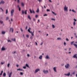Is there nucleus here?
<instances>
[{
  "label": "nucleus",
  "mask_w": 77,
  "mask_h": 77,
  "mask_svg": "<svg viewBox=\"0 0 77 77\" xmlns=\"http://www.w3.org/2000/svg\"><path fill=\"white\" fill-rule=\"evenodd\" d=\"M28 18H29V20H30L31 19V18H30V16L29 15H28Z\"/></svg>",
  "instance_id": "nucleus-23"
},
{
  "label": "nucleus",
  "mask_w": 77,
  "mask_h": 77,
  "mask_svg": "<svg viewBox=\"0 0 77 77\" xmlns=\"http://www.w3.org/2000/svg\"><path fill=\"white\" fill-rule=\"evenodd\" d=\"M15 53H16V52L15 51L12 52L13 54H15Z\"/></svg>",
  "instance_id": "nucleus-49"
},
{
  "label": "nucleus",
  "mask_w": 77,
  "mask_h": 77,
  "mask_svg": "<svg viewBox=\"0 0 77 77\" xmlns=\"http://www.w3.org/2000/svg\"><path fill=\"white\" fill-rule=\"evenodd\" d=\"M11 40L12 41H14V42H15L16 40V39H15V38H12Z\"/></svg>",
  "instance_id": "nucleus-18"
},
{
  "label": "nucleus",
  "mask_w": 77,
  "mask_h": 77,
  "mask_svg": "<svg viewBox=\"0 0 77 77\" xmlns=\"http://www.w3.org/2000/svg\"><path fill=\"white\" fill-rule=\"evenodd\" d=\"M5 63V62H4L3 63L2 62H1V64L2 65H3Z\"/></svg>",
  "instance_id": "nucleus-48"
},
{
  "label": "nucleus",
  "mask_w": 77,
  "mask_h": 77,
  "mask_svg": "<svg viewBox=\"0 0 77 77\" xmlns=\"http://www.w3.org/2000/svg\"><path fill=\"white\" fill-rule=\"evenodd\" d=\"M32 11L33 13H35V11H34V10H32Z\"/></svg>",
  "instance_id": "nucleus-62"
},
{
  "label": "nucleus",
  "mask_w": 77,
  "mask_h": 77,
  "mask_svg": "<svg viewBox=\"0 0 77 77\" xmlns=\"http://www.w3.org/2000/svg\"><path fill=\"white\" fill-rule=\"evenodd\" d=\"M64 9L65 11H66V12H68V7H66V5L65 6V7L64 8Z\"/></svg>",
  "instance_id": "nucleus-3"
},
{
  "label": "nucleus",
  "mask_w": 77,
  "mask_h": 77,
  "mask_svg": "<svg viewBox=\"0 0 77 77\" xmlns=\"http://www.w3.org/2000/svg\"><path fill=\"white\" fill-rule=\"evenodd\" d=\"M2 51H5V50L6 48H5L4 47H2Z\"/></svg>",
  "instance_id": "nucleus-16"
},
{
  "label": "nucleus",
  "mask_w": 77,
  "mask_h": 77,
  "mask_svg": "<svg viewBox=\"0 0 77 77\" xmlns=\"http://www.w3.org/2000/svg\"><path fill=\"white\" fill-rule=\"evenodd\" d=\"M38 17V15H35V18H37Z\"/></svg>",
  "instance_id": "nucleus-41"
},
{
  "label": "nucleus",
  "mask_w": 77,
  "mask_h": 77,
  "mask_svg": "<svg viewBox=\"0 0 77 77\" xmlns=\"http://www.w3.org/2000/svg\"><path fill=\"white\" fill-rule=\"evenodd\" d=\"M74 41H73L71 42L70 44L72 45L73 44V43H74Z\"/></svg>",
  "instance_id": "nucleus-33"
},
{
  "label": "nucleus",
  "mask_w": 77,
  "mask_h": 77,
  "mask_svg": "<svg viewBox=\"0 0 77 77\" xmlns=\"http://www.w3.org/2000/svg\"><path fill=\"white\" fill-rule=\"evenodd\" d=\"M30 30H31V28H30L29 27V29H28V32H29L30 33H31V34L32 35V36H34V34H33V32H32L30 31Z\"/></svg>",
  "instance_id": "nucleus-1"
},
{
  "label": "nucleus",
  "mask_w": 77,
  "mask_h": 77,
  "mask_svg": "<svg viewBox=\"0 0 77 77\" xmlns=\"http://www.w3.org/2000/svg\"><path fill=\"white\" fill-rule=\"evenodd\" d=\"M30 39H33V36H31V37H30Z\"/></svg>",
  "instance_id": "nucleus-46"
},
{
  "label": "nucleus",
  "mask_w": 77,
  "mask_h": 77,
  "mask_svg": "<svg viewBox=\"0 0 77 77\" xmlns=\"http://www.w3.org/2000/svg\"><path fill=\"white\" fill-rule=\"evenodd\" d=\"M2 34H3V35L4 34H5V32L4 31H2Z\"/></svg>",
  "instance_id": "nucleus-35"
},
{
  "label": "nucleus",
  "mask_w": 77,
  "mask_h": 77,
  "mask_svg": "<svg viewBox=\"0 0 77 77\" xmlns=\"http://www.w3.org/2000/svg\"><path fill=\"white\" fill-rule=\"evenodd\" d=\"M73 45H74V46H75V47L76 48H77V45H76L75 44H74Z\"/></svg>",
  "instance_id": "nucleus-21"
},
{
  "label": "nucleus",
  "mask_w": 77,
  "mask_h": 77,
  "mask_svg": "<svg viewBox=\"0 0 77 77\" xmlns=\"http://www.w3.org/2000/svg\"><path fill=\"white\" fill-rule=\"evenodd\" d=\"M14 10L12 9L11 12V16H13V15L14 14Z\"/></svg>",
  "instance_id": "nucleus-7"
},
{
  "label": "nucleus",
  "mask_w": 77,
  "mask_h": 77,
  "mask_svg": "<svg viewBox=\"0 0 77 77\" xmlns=\"http://www.w3.org/2000/svg\"><path fill=\"white\" fill-rule=\"evenodd\" d=\"M35 45H38V43H37L36 42H35Z\"/></svg>",
  "instance_id": "nucleus-53"
},
{
  "label": "nucleus",
  "mask_w": 77,
  "mask_h": 77,
  "mask_svg": "<svg viewBox=\"0 0 77 77\" xmlns=\"http://www.w3.org/2000/svg\"><path fill=\"white\" fill-rule=\"evenodd\" d=\"M3 71H2L1 73L0 74V75H2L3 73Z\"/></svg>",
  "instance_id": "nucleus-29"
},
{
  "label": "nucleus",
  "mask_w": 77,
  "mask_h": 77,
  "mask_svg": "<svg viewBox=\"0 0 77 77\" xmlns=\"http://www.w3.org/2000/svg\"><path fill=\"white\" fill-rule=\"evenodd\" d=\"M75 68H77V65H76L75 67Z\"/></svg>",
  "instance_id": "nucleus-64"
},
{
  "label": "nucleus",
  "mask_w": 77,
  "mask_h": 77,
  "mask_svg": "<svg viewBox=\"0 0 77 77\" xmlns=\"http://www.w3.org/2000/svg\"><path fill=\"white\" fill-rule=\"evenodd\" d=\"M52 13L53 14H54V15H56V14L53 11H52Z\"/></svg>",
  "instance_id": "nucleus-30"
},
{
  "label": "nucleus",
  "mask_w": 77,
  "mask_h": 77,
  "mask_svg": "<svg viewBox=\"0 0 77 77\" xmlns=\"http://www.w3.org/2000/svg\"><path fill=\"white\" fill-rule=\"evenodd\" d=\"M3 75L4 77H5V76H6V73H4Z\"/></svg>",
  "instance_id": "nucleus-24"
},
{
  "label": "nucleus",
  "mask_w": 77,
  "mask_h": 77,
  "mask_svg": "<svg viewBox=\"0 0 77 77\" xmlns=\"http://www.w3.org/2000/svg\"><path fill=\"white\" fill-rule=\"evenodd\" d=\"M36 12H37L38 13H39V8H38L37 9Z\"/></svg>",
  "instance_id": "nucleus-25"
},
{
  "label": "nucleus",
  "mask_w": 77,
  "mask_h": 77,
  "mask_svg": "<svg viewBox=\"0 0 77 77\" xmlns=\"http://www.w3.org/2000/svg\"><path fill=\"white\" fill-rule=\"evenodd\" d=\"M47 14H45L44 15V17H45V16H47Z\"/></svg>",
  "instance_id": "nucleus-42"
},
{
  "label": "nucleus",
  "mask_w": 77,
  "mask_h": 77,
  "mask_svg": "<svg viewBox=\"0 0 77 77\" xmlns=\"http://www.w3.org/2000/svg\"><path fill=\"white\" fill-rule=\"evenodd\" d=\"M23 68L24 69H26V66H23Z\"/></svg>",
  "instance_id": "nucleus-43"
},
{
  "label": "nucleus",
  "mask_w": 77,
  "mask_h": 77,
  "mask_svg": "<svg viewBox=\"0 0 77 77\" xmlns=\"http://www.w3.org/2000/svg\"><path fill=\"white\" fill-rule=\"evenodd\" d=\"M64 45H66V42H64Z\"/></svg>",
  "instance_id": "nucleus-57"
},
{
  "label": "nucleus",
  "mask_w": 77,
  "mask_h": 77,
  "mask_svg": "<svg viewBox=\"0 0 77 77\" xmlns=\"http://www.w3.org/2000/svg\"><path fill=\"white\" fill-rule=\"evenodd\" d=\"M26 67H28V68H30V67H29V65H28L27 64H26Z\"/></svg>",
  "instance_id": "nucleus-19"
},
{
  "label": "nucleus",
  "mask_w": 77,
  "mask_h": 77,
  "mask_svg": "<svg viewBox=\"0 0 77 77\" xmlns=\"http://www.w3.org/2000/svg\"><path fill=\"white\" fill-rule=\"evenodd\" d=\"M29 11H30V13H31V14L32 13V10H31V9H29Z\"/></svg>",
  "instance_id": "nucleus-34"
},
{
  "label": "nucleus",
  "mask_w": 77,
  "mask_h": 77,
  "mask_svg": "<svg viewBox=\"0 0 77 77\" xmlns=\"http://www.w3.org/2000/svg\"><path fill=\"white\" fill-rule=\"evenodd\" d=\"M57 40H62V38H57Z\"/></svg>",
  "instance_id": "nucleus-28"
},
{
  "label": "nucleus",
  "mask_w": 77,
  "mask_h": 77,
  "mask_svg": "<svg viewBox=\"0 0 77 77\" xmlns=\"http://www.w3.org/2000/svg\"><path fill=\"white\" fill-rule=\"evenodd\" d=\"M38 71H40V69H37L35 70L34 73L36 74V73H37Z\"/></svg>",
  "instance_id": "nucleus-5"
},
{
  "label": "nucleus",
  "mask_w": 77,
  "mask_h": 77,
  "mask_svg": "<svg viewBox=\"0 0 77 77\" xmlns=\"http://www.w3.org/2000/svg\"><path fill=\"white\" fill-rule=\"evenodd\" d=\"M44 44V42H41V45H42V44Z\"/></svg>",
  "instance_id": "nucleus-44"
},
{
  "label": "nucleus",
  "mask_w": 77,
  "mask_h": 77,
  "mask_svg": "<svg viewBox=\"0 0 77 77\" xmlns=\"http://www.w3.org/2000/svg\"><path fill=\"white\" fill-rule=\"evenodd\" d=\"M18 3H20V0H17Z\"/></svg>",
  "instance_id": "nucleus-60"
},
{
  "label": "nucleus",
  "mask_w": 77,
  "mask_h": 77,
  "mask_svg": "<svg viewBox=\"0 0 77 77\" xmlns=\"http://www.w3.org/2000/svg\"><path fill=\"white\" fill-rule=\"evenodd\" d=\"M65 66L66 68H69L70 66L69 65V64L67 63L66 65H65Z\"/></svg>",
  "instance_id": "nucleus-6"
},
{
  "label": "nucleus",
  "mask_w": 77,
  "mask_h": 77,
  "mask_svg": "<svg viewBox=\"0 0 77 77\" xmlns=\"http://www.w3.org/2000/svg\"><path fill=\"white\" fill-rule=\"evenodd\" d=\"M12 72H11L9 74V77H11V76L12 75Z\"/></svg>",
  "instance_id": "nucleus-14"
},
{
  "label": "nucleus",
  "mask_w": 77,
  "mask_h": 77,
  "mask_svg": "<svg viewBox=\"0 0 77 77\" xmlns=\"http://www.w3.org/2000/svg\"><path fill=\"white\" fill-rule=\"evenodd\" d=\"M38 1L39 3H40V2H41V0H38Z\"/></svg>",
  "instance_id": "nucleus-52"
},
{
  "label": "nucleus",
  "mask_w": 77,
  "mask_h": 77,
  "mask_svg": "<svg viewBox=\"0 0 77 77\" xmlns=\"http://www.w3.org/2000/svg\"><path fill=\"white\" fill-rule=\"evenodd\" d=\"M19 11H21V8L20 7L19 8Z\"/></svg>",
  "instance_id": "nucleus-40"
},
{
  "label": "nucleus",
  "mask_w": 77,
  "mask_h": 77,
  "mask_svg": "<svg viewBox=\"0 0 77 77\" xmlns=\"http://www.w3.org/2000/svg\"><path fill=\"white\" fill-rule=\"evenodd\" d=\"M21 4L22 6H23V7L24 6V3L22 2Z\"/></svg>",
  "instance_id": "nucleus-20"
},
{
  "label": "nucleus",
  "mask_w": 77,
  "mask_h": 77,
  "mask_svg": "<svg viewBox=\"0 0 77 77\" xmlns=\"http://www.w3.org/2000/svg\"><path fill=\"white\" fill-rule=\"evenodd\" d=\"M64 50H65L66 51L67 50V48H65L64 49Z\"/></svg>",
  "instance_id": "nucleus-63"
},
{
  "label": "nucleus",
  "mask_w": 77,
  "mask_h": 77,
  "mask_svg": "<svg viewBox=\"0 0 77 77\" xmlns=\"http://www.w3.org/2000/svg\"><path fill=\"white\" fill-rule=\"evenodd\" d=\"M3 21H1V24H3Z\"/></svg>",
  "instance_id": "nucleus-54"
},
{
  "label": "nucleus",
  "mask_w": 77,
  "mask_h": 77,
  "mask_svg": "<svg viewBox=\"0 0 77 77\" xmlns=\"http://www.w3.org/2000/svg\"><path fill=\"white\" fill-rule=\"evenodd\" d=\"M9 17H7L6 18V20H9Z\"/></svg>",
  "instance_id": "nucleus-37"
},
{
  "label": "nucleus",
  "mask_w": 77,
  "mask_h": 77,
  "mask_svg": "<svg viewBox=\"0 0 77 77\" xmlns=\"http://www.w3.org/2000/svg\"><path fill=\"white\" fill-rule=\"evenodd\" d=\"M7 41H8V42H12V41H11L9 40H8Z\"/></svg>",
  "instance_id": "nucleus-27"
},
{
  "label": "nucleus",
  "mask_w": 77,
  "mask_h": 77,
  "mask_svg": "<svg viewBox=\"0 0 77 77\" xmlns=\"http://www.w3.org/2000/svg\"><path fill=\"white\" fill-rule=\"evenodd\" d=\"M5 4V1H2L0 2V5H1V4Z\"/></svg>",
  "instance_id": "nucleus-13"
},
{
  "label": "nucleus",
  "mask_w": 77,
  "mask_h": 77,
  "mask_svg": "<svg viewBox=\"0 0 77 77\" xmlns=\"http://www.w3.org/2000/svg\"><path fill=\"white\" fill-rule=\"evenodd\" d=\"M20 71H24V70H23L22 69H20Z\"/></svg>",
  "instance_id": "nucleus-59"
},
{
  "label": "nucleus",
  "mask_w": 77,
  "mask_h": 77,
  "mask_svg": "<svg viewBox=\"0 0 77 77\" xmlns=\"http://www.w3.org/2000/svg\"><path fill=\"white\" fill-rule=\"evenodd\" d=\"M10 66V63H9L7 65V66L8 68H9V66Z\"/></svg>",
  "instance_id": "nucleus-31"
},
{
  "label": "nucleus",
  "mask_w": 77,
  "mask_h": 77,
  "mask_svg": "<svg viewBox=\"0 0 77 77\" xmlns=\"http://www.w3.org/2000/svg\"><path fill=\"white\" fill-rule=\"evenodd\" d=\"M52 20H54V21H55V19H51Z\"/></svg>",
  "instance_id": "nucleus-58"
},
{
  "label": "nucleus",
  "mask_w": 77,
  "mask_h": 77,
  "mask_svg": "<svg viewBox=\"0 0 77 77\" xmlns=\"http://www.w3.org/2000/svg\"><path fill=\"white\" fill-rule=\"evenodd\" d=\"M66 41H69V39H68L67 38L66 39Z\"/></svg>",
  "instance_id": "nucleus-50"
},
{
  "label": "nucleus",
  "mask_w": 77,
  "mask_h": 77,
  "mask_svg": "<svg viewBox=\"0 0 77 77\" xmlns=\"http://www.w3.org/2000/svg\"><path fill=\"white\" fill-rule=\"evenodd\" d=\"M70 72H69L67 74H65L64 75H66V76H69V75H70Z\"/></svg>",
  "instance_id": "nucleus-10"
},
{
  "label": "nucleus",
  "mask_w": 77,
  "mask_h": 77,
  "mask_svg": "<svg viewBox=\"0 0 77 77\" xmlns=\"http://www.w3.org/2000/svg\"><path fill=\"white\" fill-rule=\"evenodd\" d=\"M27 11L26 10L25 11V12H24V10H22V15H23V14H24V13H25V14L26 15L27 14Z\"/></svg>",
  "instance_id": "nucleus-4"
},
{
  "label": "nucleus",
  "mask_w": 77,
  "mask_h": 77,
  "mask_svg": "<svg viewBox=\"0 0 77 77\" xmlns=\"http://www.w3.org/2000/svg\"><path fill=\"white\" fill-rule=\"evenodd\" d=\"M20 74L21 75H23V72H20Z\"/></svg>",
  "instance_id": "nucleus-32"
},
{
  "label": "nucleus",
  "mask_w": 77,
  "mask_h": 77,
  "mask_svg": "<svg viewBox=\"0 0 77 77\" xmlns=\"http://www.w3.org/2000/svg\"><path fill=\"white\" fill-rule=\"evenodd\" d=\"M57 68V67H54L53 68L54 71L55 72H57V70H56V68Z\"/></svg>",
  "instance_id": "nucleus-9"
},
{
  "label": "nucleus",
  "mask_w": 77,
  "mask_h": 77,
  "mask_svg": "<svg viewBox=\"0 0 77 77\" xmlns=\"http://www.w3.org/2000/svg\"><path fill=\"white\" fill-rule=\"evenodd\" d=\"M10 32L11 31L12 33H13V32H14V29L12 28H10Z\"/></svg>",
  "instance_id": "nucleus-12"
},
{
  "label": "nucleus",
  "mask_w": 77,
  "mask_h": 77,
  "mask_svg": "<svg viewBox=\"0 0 77 77\" xmlns=\"http://www.w3.org/2000/svg\"><path fill=\"white\" fill-rule=\"evenodd\" d=\"M27 56L28 57H30V54H27Z\"/></svg>",
  "instance_id": "nucleus-45"
},
{
  "label": "nucleus",
  "mask_w": 77,
  "mask_h": 77,
  "mask_svg": "<svg viewBox=\"0 0 77 77\" xmlns=\"http://www.w3.org/2000/svg\"><path fill=\"white\" fill-rule=\"evenodd\" d=\"M20 30H21V32H23V29H22L21 28H20Z\"/></svg>",
  "instance_id": "nucleus-56"
},
{
  "label": "nucleus",
  "mask_w": 77,
  "mask_h": 77,
  "mask_svg": "<svg viewBox=\"0 0 77 77\" xmlns=\"http://www.w3.org/2000/svg\"><path fill=\"white\" fill-rule=\"evenodd\" d=\"M47 12H50V10L47 9Z\"/></svg>",
  "instance_id": "nucleus-39"
},
{
  "label": "nucleus",
  "mask_w": 77,
  "mask_h": 77,
  "mask_svg": "<svg viewBox=\"0 0 77 77\" xmlns=\"http://www.w3.org/2000/svg\"><path fill=\"white\" fill-rule=\"evenodd\" d=\"M21 70V69H17V71H20V70Z\"/></svg>",
  "instance_id": "nucleus-51"
},
{
  "label": "nucleus",
  "mask_w": 77,
  "mask_h": 77,
  "mask_svg": "<svg viewBox=\"0 0 77 77\" xmlns=\"http://www.w3.org/2000/svg\"><path fill=\"white\" fill-rule=\"evenodd\" d=\"M73 20H74V21L73 22V26H75V22H76V21H77V20H76L75 19H74Z\"/></svg>",
  "instance_id": "nucleus-8"
},
{
  "label": "nucleus",
  "mask_w": 77,
  "mask_h": 77,
  "mask_svg": "<svg viewBox=\"0 0 77 77\" xmlns=\"http://www.w3.org/2000/svg\"><path fill=\"white\" fill-rule=\"evenodd\" d=\"M71 48H69V51H71Z\"/></svg>",
  "instance_id": "nucleus-47"
},
{
  "label": "nucleus",
  "mask_w": 77,
  "mask_h": 77,
  "mask_svg": "<svg viewBox=\"0 0 77 77\" xmlns=\"http://www.w3.org/2000/svg\"><path fill=\"white\" fill-rule=\"evenodd\" d=\"M42 56L40 55V57H39V59H41H41H42Z\"/></svg>",
  "instance_id": "nucleus-17"
},
{
  "label": "nucleus",
  "mask_w": 77,
  "mask_h": 77,
  "mask_svg": "<svg viewBox=\"0 0 77 77\" xmlns=\"http://www.w3.org/2000/svg\"><path fill=\"white\" fill-rule=\"evenodd\" d=\"M72 74H75V72H73L72 73Z\"/></svg>",
  "instance_id": "nucleus-38"
},
{
  "label": "nucleus",
  "mask_w": 77,
  "mask_h": 77,
  "mask_svg": "<svg viewBox=\"0 0 77 77\" xmlns=\"http://www.w3.org/2000/svg\"><path fill=\"white\" fill-rule=\"evenodd\" d=\"M72 12H75H75H76L75 11H74V10H72Z\"/></svg>",
  "instance_id": "nucleus-36"
},
{
  "label": "nucleus",
  "mask_w": 77,
  "mask_h": 77,
  "mask_svg": "<svg viewBox=\"0 0 77 77\" xmlns=\"http://www.w3.org/2000/svg\"><path fill=\"white\" fill-rule=\"evenodd\" d=\"M27 38H29V36L28 35H26V36Z\"/></svg>",
  "instance_id": "nucleus-55"
},
{
  "label": "nucleus",
  "mask_w": 77,
  "mask_h": 77,
  "mask_svg": "<svg viewBox=\"0 0 77 77\" xmlns=\"http://www.w3.org/2000/svg\"><path fill=\"white\" fill-rule=\"evenodd\" d=\"M34 58H36V56H34Z\"/></svg>",
  "instance_id": "nucleus-61"
},
{
  "label": "nucleus",
  "mask_w": 77,
  "mask_h": 77,
  "mask_svg": "<svg viewBox=\"0 0 77 77\" xmlns=\"http://www.w3.org/2000/svg\"><path fill=\"white\" fill-rule=\"evenodd\" d=\"M45 59H50V57H49V56L48 55H47L45 57Z\"/></svg>",
  "instance_id": "nucleus-11"
},
{
  "label": "nucleus",
  "mask_w": 77,
  "mask_h": 77,
  "mask_svg": "<svg viewBox=\"0 0 77 77\" xmlns=\"http://www.w3.org/2000/svg\"><path fill=\"white\" fill-rule=\"evenodd\" d=\"M6 14H8V9H7L6 11Z\"/></svg>",
  "instance_id": "nucleus-22"
},
{
  "label": "nucleus",
  "mask_w": 77,
  "mask_h": 77,
  "mask_svg": "<svg viewBox=\"0 0 77 77\" xmlns=\"http://www.w3.org/2000/svg\"><path fill=\"white\" fill-rule=\"evenodd\" d=\"M77 54H76L74 55L72 57H74V58H77Z\"/></svg>",
  "instance_id": "nucleus-15"
},
{
  "label": "nucleus",
  "mask_w": 77,
  "mask_h": 77,
  "mask_svg": "<svg viewBox=\"0 0 77 77\" xmlns=\"http://www.w3.org/2000/svg\"><path fill=\"white\" fill-rule=\"evenodd\" d=\"M52 27H53V29H54V28H55V26H54V24L52 25Z\"/></svg>",
  "instance_id": "nucleus-26"
},
{
  "label": "nucleus",
  "mask_w": 77,
  "mask_h": 77,
  "mask_svg": "<svg viewBox=\"0 0 77 77\" xmlns=\"http://www.w3.org/2000/svg\"><path fill=\"white\" fill-rule=\"evenodd\" d=\"M43 72L44 73V74H47V73H48V70H45V69H44L43 70Z\"/></svg>",
  "instance_id": "nucleus-2"
}]
</instances>
